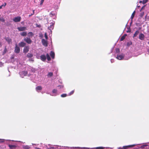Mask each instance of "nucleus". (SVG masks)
I'll list each match as a JSON object with an SVG mask.
<instances>
[{"label":"nucleus","mask_w":149,"mask_h":149,"mask_svg":"<svg viewBox=\"0 0 149 149\" xmlns=\"http://www.w3.org/2000/svg\"><path fill=\"white\" fill-rule=\"evenodd\" d=\"M45 37L46 39H47L48 37L47 35V33H45Z\"/></svg>","instance_id":"473e14b6"},{"label":"nucleus","mask_w":149,"mask_h":149,"mask_svg":"<svg viewBox=\"0 0 149 149\" xmlns=\"http://www.w3.org/2000/svg\"><path fill=\"white\" fill-rule=\"evenodd\" d=\"M20 35L22 36H26L27 35V33L26 32H23L21 33Z\"/></svg>","instance_id":"412c9836"},{"label":"nucleus","mask_w":149,"mask_h":149,"mask_svg":"<svg viewBox=\"0 0 149 149\" xmlns=\"http://www.w3.org/2000/svg\"><path fill=\"white\" fill-rule=\"evenodd\" d=\"M67 95L66 94L64 93L61 95V97H66L67 96Z\"/></svg>","instance_id":"c756f323"},{"label":"nucleus","mask_w":149,"mask_h":149,"mask_svg":"<svg viewBox=\"0 0 149 149\" xmlns=\"http://www.w3.org/2000/svg\"><path fill=\"white\" fill-rule=\"evenodd\" d=\"M2 46V44L1 42H0V47H1Z\"/></svg>","instance_id":"de8ad7c7"},{"label":"nucleus","mask_w":149,"mask_h":149,"mask_svg":"<svg viewBox=\"0 0 149 149\" xmlns=\"http://www.w3.org/2000/svg\"><path fill=\"white\" fill-rule=\"evenodd\" d=\"M36 90L37 91H41L42 89V88L41 86H38L36 88Z\"/></svg>","instance_id":"2eb2a0df"},{"label":"nucleus","mask_w":149,"mask_h":149,"mask_svg":"<svg viewBox=\"0 0 149 149\" xmlns=\"http://www.w3.org/2000/svg\"><path fill=\"white\" fill-rule=\"evenodd\" d=\"M24 40L28 44H31L32 42V40L29 38L26 37L24 39Z\"/></svg>","instance_id":"7ed1b4c3"},{"label":"nucleus","mask_w":149,"mask_h":149,"mask_svg":"<svg viewBox=\"0 0 149 149\" xmlns=\"http://www.w3.org/2000/svg\"><path fill=\"white\" fill-rule=\"evenodd\" d=\"M36 25H37V26L39 27V28H40L41 27V25H38L37 24H36Z\"/></svg>","instance_id":"37998d69"},{"label":"nucleus","mask_w":149,"mask_h":149,"mask_svg":"<svg viewBox=\"0 0 149 149\" xmlns=\"http://www.w3.org/2000/svg\"><path fill=\"white\" fill-rule=\"evenodd\" d=\"M143 14H142H142H141V17H142V16H143Z\"/></svg>","instance_id":"09e8293b"},{"label":"nucleus","mask_w":149,"mask_h":149,"mask_svg":"<svg viewBox=\"0 0 149 149\" xmlns=\"http://www.w3.org/2000/svg\"><path fill=\"white\" fill-rule=\"evenodd\" d=\"M3 65V63L0 62V67H2Z\"/></svg>","instance_id":"c9c22d12"},{"label":"nucleus","mask_w":149,"mask_h":149,"mask_svg":"<svg viewBox=\"0 0 149 149\" xmlns=\"http://www.w3.org/2000/svg\"><path fill=\"white\" fill-rule=\"evenodd\" d=\"M28 74V72L27 71H23L21 73V75L22 76H26Z\"/></svg>","instance_id":"ddd939ff"},{"label":"nucleus","mask_w":149,"mask_h":149,"mask_svg":"<svg viewBox=\"0 0 149 149\" xmlns=\"http://www.w3.org/2000/svg\"><path fill=\"white\" fill-rule=\"evenodd\" d=\"M42 45L45 46L47 47L48 45L47 41L46 40L44 39H42Z\"/></svg>","instance_id":"423d86ee"},{"label":"nucleus","mask_w":149,"mask_h":149,"mask_svg":"<svg viewBox=\"0 0 149 149\" xmlns=\"http://www.w3.org/2000/svg\"><path fill=\"white\" fill-rule=\"evenodd\" d=\"M46 58L48 61H50L51 60V58L48 54H46Z\"/></svg>","instance_id":"5701e85b"},{"label":"nucleus","mask_w":149,"mask_h":149,"mask_svg":"<svg viewBox=\"0 0 149 149\" xmlns=\"http://www.w3.org/2000/svg\"><path fill=\"white\" fill-rule=\"evenodd\" d=\"M135 11H134L132 13V15L131 17V19H133L134 17V15H135Z\"/></svg>","instance_id":"b1692460"},{"label":"nucleus","mask_w":149,"mask_h":149,"mask_svg":"<svg viewBox=\"0 0 149 149\" xmlns=\"http://www.w3.org/2000/svg\"><path fill=\"white\" fill-rule=\"evenodd\" d=\"M148 0H143L142 1V3L143 4H144L147 3Z\"/></svg>","instance_id":"7c9ffc66"},{"label":"nucleus","mask_w":149,"mask_h":149,"mask_svg":"<svg viewBox=\"0 0 149 149\" xmlns=\"http://www.w3.org/2000/svg\"><path fill=\"white\" fill-rule=\"evenodd\" d=\"M17 29L20 31H23L26 29V27L24 26L18 27L17 28Z\"/></svg>","instance_id":"9b49d317"},{"label":"nucleus","mask_w":149,"mask_h":149,"mask_svg":"<svg viewBox=\"0 0 149 149\" xmlns=\"http://www.w3.org/2000/svg\"><path fill=\"white\" fill-rule=\"evenodd\" d=\"M75 149H83L81 148H76L75 147Z\"/></svg>","instance_id":"79ce46f5"},{"label":"nucleus","mask_w":149,"mask_h":149,"mask_svg":"<svg viewBox=\"0 0 149 149\" xmlns=\"http://www.w3.org/2000/svg\"><path fill=\"white\" fill-rule=\"evenodd\" d=\"M14 58V57H11V58Z\"/></svg>","instance_id":"5fc2aeb1"},{"label":"nucleus","mask_w":149,"mask_h":149,"mask_svg":"<svg viewBox=\"0 0 149 149\" xmlns=\"http://www.w3.org/2000/svg\"><path fill=\"white\" fill-rule=\"evenodd\" d=\"M132 44V42H128L127 43V45L128 46H130Z\"/></svg>","instance_id":"f704fd0d"},{"label":"nucleus","mask_w":149,"mask_h":149,"mask_svg":"<svg viewBox=\"0 0 149 149\" xmlns=\"http://www.w3.org/2000/svg\"><path fill=\"white\" fill-rule=\"evenodd\" d=\"M57 92V90L56 89H54L52 91L53 93H56Z\"/></svg>","instance_id":"72a5a7b5"},{"label":"nucleus","mask_w":149,"mask_h":149,"mask_svg":"<svg viewBox=\"0 0 149 149\" xmlns=\"http://www.w3.org/2000/svg\"><path fill=\"white\" fill-rule=\"evenodd\" d=\"M139 33V31L137 30L135 32V33H134V36H133V38H134V37H136L138 35V34Z\"/></svg>","instance_id":"aec40b11"},{"label":"nucleus","mask_w":149,"mask_h":149,"mask_svg":"<svg viewBox=\"0 0 149 149\" xmlns=\"http://www.w3.org/2000/svg\"><path fill=\"white\" fill-rule=\"evenodd\" d=\"M44 0H41V3H40V5H42V4L43 2L44 1Z\"/></svg>","instance_id":"ea45409f"},{"label":"nucleus","mask_w":149,"mask_h":149,"mask_svg":"<svg viewBox=\"0 0 149 149\" xmlns=\"http://www.w3.org/2000/svg\"><path fill=\"white\" fill-rule=\"evenodd\" d=\"M6 4V3H4L1 6H0V9H1L3 7H5Z\"/></svg>","instance_id":"cd10ccee"},{"label":"nucleus","mask_w":149,"mask_h":149,"mask_svg":"<svg viewBox=\"0 0 149 149\" xmlns=\"http://www.w3.org/2000/svg\"><path fill=\"white\" fill-rule=\"evenodd\" d=\"M29 46H25L23 50V52L24 53H26L29 51Z\"/></svg>","instance_id":"39448f33"},{"label":"nucleus","mask_w":149,"mask_h":149,"mask_svg":"<svg viewBox=\"0 0 149 149\" xmlns=\"http://www.w3.org/2000/svg\"><path fill=\"white\" fill-rule=\"evenodd\" d=\"M127 35L126 34H125L123 36H122L120 38V41H122L125 38V37Z\"/></svg>","instance_id":"6ab92c4d"},{"label":"nucleus","mask_w":149,"mask_h":149,"mask_svg":"<svg viewBox=\"0 0 149 149\" xmlns=\"http://www.w3.org/2000/svg\"><path fill=\"white\" fill-rule=\"evenodd\" d=\"M29 61H34V60L33 59V58H30V59H29Z\"/></svg>","instance_id":"a19ab883"},{"label":"nucleus","mask_w":149,"mask_h":149,"mask_svg":"<svg viewBox=\"0 0 149 149\" xmlns=\"http://www.w3.org/2000/svg\"><path fill=\"white\" fill-rule=\"evenodd\" d=\"M116 52L117 53H118L120 52V49H117L116 50Z\"/></svg>","instance_id":"58836bf2"},{"label":"nucleus","mask_w":149,"mask_h":149,"mask_svg":"<svg viewBox=\"0 0 149 149\" xmlns=\"http://www.w3.org/2000/svg\"><path fill=\"white\" fill-rule=\"evenodd\" d=\"M40 37H42V36H40Z\"/></svg>","instance_id":"4d7b16f0"},{"label":"nucleus","mask_w":149,"mask_h":149,"mask_svg":"<svg viewBox=\"0 0 149 149\" xmlns=\"http://www.w3.org/2000/svg\"><path fill=\"white\" fill-rule=\"evenodd\" d=\"M40 37H42V36H40Z\"/></svg>","instance_id":"bf43d9fd"},{"label":"nucleus","mask_w":149,"mask_h":149,"mask_svg":"<svg viewBox=\"0 0 149 149\" xmlns=\"http://www.w3.org/2000/svg\"><path fill=\"white\" fill-rule=\"evenodd\" d=\"M8 146L11 149H12L13 148H16V146L14 145H8Z\"/></svg>","instance_id":"4be33fe9"},{"label":"nucleus","mask_w":149,"mask_h":149,"mask_svg":"<svg viewBox=\"0 0 149 149\" xmlns=\"http://www.w3.org/2000/svg\"><path fill=\"white\" fill-rule=\"evenodd\" d=\"M74 91H72L69 94V95H70L72 94H73L74 93Z\"/></svg>","instance_id":"4c0bfd02"},{"label":"nucleus","mask_w":149,"mask_h":149,"mask_svg":"<svg viewBox=\"0 0 149 149\" xmlns=\"http://www.w3.org/2000/svg\"><path fill=\"white\" fill-rule=\"evenodd\" d=\"M144 7H145V6H143L141 8V10H142L143 9H144Z\"/></svg>","instance_id":"a18cd8bd"},{"label":"nucleus","mask_w":149,"mask_h":149,"mask_svg":"<svg viewBox=\"0 0 149 149\" xmlns=\"http://www.w3.org/2000/svg\"><path fill=\"white\" fill-rule=\"evenodd\" d=\"M34 10H33V13L32 14L33 15L34 14Z\"/></svg>","instance_id":"3c124183"},{"label":"nucleus","mask_w":149,"mask_h":149,"mask_svg":"<svg viewBox=\"0 0 149 149\" xmlns=\"http://www.w3.org/2000/svg\"><path fill=\"white\" fill-rule=\"evenodd\" d=\"M24 148L25 149H29L30 148V147L29 146H23Z\"/></svg>","instance_id":"bb28decb"},{"label":"nucleus","mask_w":149,"mask_h":149,"mask_svg":"<svg viewBox=\"0 0 149 149\" xmlns=\"http://www.w3.org/2000/svg\"><path fill=\"white\" fill-rule=\"evenodd\" d=\"M21 17L18 16L13 18V20L15 22H19L21 20Z\"/></svg>","instance_id":"20e7f679"},{"label":"nucleus","mask_w":149,"mask_h":149,"mask_svg":"<svg viewBox=\"0 0 149 149\" xmlns=\"http://www.w3.org/2000/svg\"><path fill=\"white\" fill-rule=\"evenodd\" d=\"M136 145L135 144H134L127 146H124L123 148L119 147L118 148V149H127L128 148H132L134 146Z\"/></svg>","instance_id":"f03ea898"},{"label":"nucleus","mask_w":149,"mask_h":149,"mask_svg":"<svg viewBox=\"0 0 149 149\" xmlns=\"http://www.w3.org/2000/svg\"><path fill=\"white\" fill-rule=\"evenodd\" d=\"M96 149H103L104 147H97L95 148Z\"/></svg>","instance_id":"2f4dec72"},{"label":"nucleus","mask_w":149,"mask_h":149,"mask_svg":"<svg viewBox=\"0 0 149 149\" xmlns=\"http://www.w3.org/2000/svg\"><path fill=\"white\" fill-rule=\"evenodd\" d=\"M139 38L141 40H143L144 38V35L142 33H140L139 35Z\"/></svg>","instance_id":"f8f14e48"},{"label":"nucleus","mask_w":149,"mask_h":149,"mask_svg":"<svg viewBox=\"0 0 149 149\" xmlns=\"http://www.w3.org/2000/svg\"><path fill=\"white\" fill-rule=\"evenodd\" d=\"M50 55L52 59L54 58L55 57V53L54 52L51 51L50 53Z\"/></svg>","instance_id":"4468645a"},{"label":"nucleus","mask_w":149,"mask_h":149,"mask_svg":"<svg viewBox=\"0 0 149 149\" xmlns=\"http://www.w3.org/2000/svg\"><path fill=\"white\" fill-rule=\"evenodd\" d=\"M124 58V55L123 54L117 55L116 58L119 60L123 59Z\"/></svg>","instance_id":"0eeeda50"},{"label":"nucleus","mask_w":149,"mask_h":149,"mask_svg":"<svg viewBox=\"0 0 149 149\" xmlns=\"http://www.w3.org/2000/svg\"><path fill=\"white\" fill-rule=\"evenodd\" d=\"M33 56V54H32L28 53L26 55L27 57L28 58H30L32 57Z\"/></svg>","instance_id":"a211bd4d"},{"label":"nucleus","mask_w":149,"mask_h":149,"mask_svg":"<svg viewBox=\"0 0 149 149\" xmlns=\"http://www.w3.org/2000/svg\"><path fill=\"white\" fill-rule=\"evenodd\" d=\"M49 29H53L54 28V24L53 23H52V24H51L49 26L48 28Z\"/></svg>","instance_id":"a878e982"},{"label":"nucleus","mask_w":149,"mask_h":149,"mask_svg":"<svg viewBox=\"0 0 149 149\" xmlns=\"http://www.w3.org/2000/svg\"><path fill=\"white\" fill-rule=\"evenodd\" d=\"M7 50L6 49V47H5L4 50V51L3 52V55H4L7 52Z\"/></svg>","instance_id":"c85d7f7f"},{"label":"nucleus","mask_w":149,"mask_h":149,"mask_svg":"<svg viewBox=\"0 0 149 149\" xmlns=\"http://www.w3.org/2000/svg\"><path fill=\"white\" fill-rule=\"evenodd\" d=\"M33 15V14H32V13L31 14V15H29V17H31V16H32Z\"/></svg>","instance_id":"49530a36"},{"label":"nucleus","mask_w":149,"mask_h":149,"mask_svg":"<svg viewBox=\"0 0 149 149\" xmlns=\"http://www.w3.org/2000/svg\"><path fill=\"white\" fill-rule=\"evenodd\" d=\"M4 39L6 41L8 42L9 44L12 42V40L9 37H5Z\"/></svg>","instance_id":"9d476101"},{"label":"nucleus","mask_w":149,"mask_h":149,"mask_svg":"<svg viewBox=\"0 0 149 149\" xmlns=\"http://www.w3.org/2000/svg\"><path fill=\"white\" fill-rule=\"evenodd\" d=\"M55 15V13L53 11H52L50 13V17H53Z\"/></svg>","instance_id":"393cba45"},{"label":"nucleus","mask_w":149,"mask_h":149,"mask_svg":"<svg viewBox=\"0 0 149 149\" xmlns=\"http://www.w3.org/2000/svg\"><path fill=\"white\" fill-rule=\"evenodd\" d=\"M130 32V30H128V31H127V33H128V32Z\"/></svg>","instance_id":"8fccbe9b"},{"label":"nucleus","mask_w":149,"mask_h":149,"mask_svg":"<svg viewBox=\"0 0 149 149\" xmlns=\"http://www.w3.org/2000/svg\"><path fill=\"white\" fill-rule=\"evenodd\" d=\"M40 37H42V36H40Z\"/></svg>","instance_id":"13d9d810"},{"label":"nucleus","mask_w":149,"mask_h":149,"mask_svg":"<svg viewBox=\"0 0 149 149\" xmlns=\"http://www.w3.org/2000/svg\"><path fill=\"white\" fill-rule=\"evenodd\" d=\"M40 58L42 61H45L46 60V57L45 55H42L40 56Z\"/></svg>","instance_id":"1a4fd4ad"},{"label":"nucleus","mask_w":149,"mask_h":149,"mask_svg":"<svg viewBox=\"0 0 149 149\" xmlns=\"http://www.w3.org/2000/svg\"><path fill=\"white\" fill-rule=\"evenodd\" d=\"M148 44H149V41L148 42Z\"/></svg>","instance_id":"6e6d98bb"},{"label":"nucleus","mask_w":149,"mask_h":149,"mask_svg":"<svg viewBox=\"0 0 149 149\" xmlns=\"http://www.w3.org/2000/svg\"><path fill=\"white\" fill-rule=\"evenodd\" d=\"M26 45V43L24 42H21L18 44L19 46L20 47H25V46Z\"/></svg>","instance_id":"6e6552de"},{"label":"nucleus","mask_w":149,"mask_h":149,"mask_svg":"<svg viewBox=\"0 0 149 149\" xmlns=\"http://www.w3.org/2000/svg\"><path fill=\"white\" fill-rule=\"evenodd\" d=\"M53 75V73L52 72H49L47 76L48 77H52Z\"/></svg>","instance_id":"f3484780"},{"label":"nucleus","mask_w":149,"mask_h":149,"mask_svg":"<svg viewBox=\"0 0 149 149\" xmlns=\"http://www.w3.org/2000/svg\"><path fill=\"white\" fill-rule=\"evenodd\" d=\"M60 86L61 88L63 87V86Z\"/></svg>","instance_id":"603ef678"},{"label":"nucleus","mask_w":149,"mask_h":149,"mask_svg":"<svg viewBox=\"0 0 149 149\" xmlns=\"http://www.w3.org/2000/svg\"><path fill=\"white\" fill-rule=\"evenodd\" d=\"M20 52V49L19 47L18 46L17 44L15 45V47L14 52L16 53H19Z\"/></svg>","instance_id":"f257e3e1"},{"label":"nucleus","mask_w":149,"mask_h":149,"mask_svg":"<svg viewBox=\"0 0 149 149\" xmlns=\"http://www.w3.org/2000/svg\"><path fill=\"white\" fill-rule=\"evenodd\" d=\"M142 2V1H139V3H141Z\"/></svg>","instance_id":"864d4df0"},{"label":"nucleus","mask_w":149,"mask_h":149,"mask_svg":"<svg viewBox=\"0 0 149 149\" xmlns=\"http://www.w3.org/2000/svg\"><path fill=\"white\" fill-rule=\"evenodd\" d=\"M34 35L33 33L32 32H29L28 34V36L29 37H32Z\"/></svg>","instance_id":"dca6fc26"},{"label":"nucleus","mask_w":149,"mask_h":149,"mask_svg":"<svg viewBox=\"0 0 149 149\" xmlns=\"http://www.w3.org/2000/svg\"><path fill=\"white\" fill-rule=\"evenodd\" d=\"M0 21H1L2 22H4L5 21V20L3 18H2L0 19Z\"/></svg>","instance_id":"e433bc0d"},{"label":"nucleus","mask_w":149,"mask_h":149,"mask_svg":"<svg viewBox=\"0 0 149 149\" xmlns=\"http://www.w3.org/2000/svg\"><path fill=\"white\" fill-rule=\"evenodd\" d=\"M146 146V145H143V146H141V148H143Z\"/></svg>","instance_id":"c03bdc74"}]
</instances>
